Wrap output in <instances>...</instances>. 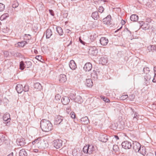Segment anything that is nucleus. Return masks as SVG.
<instances>
[{"mask_svg": "<svg viewBox=\"0 0 156 156\" xmlns=\"http://www.w3.org/2000/svg\"><path fill=\"white\" fill-rule=\"evenodd\" d=\"M139 23L141 28H142V25L144 24L145 23H144V22L143 21H140Z\"/></svg>", "mask_w": 156, "mask_h": 156, "instance_id": "60", "label": "nucleus"}, {"mask_svg": "<svg viewBox=\"0 0 156 156\" xmlns=\"http://www.w3.org/2000/svg\"><path fill=\"white\" fill-rule=\"evenodd\" d=\"M3 117V120L6 122L5 123L7 124L10 120V115L8 113H6L4 115Z\"/></svg>", "mask_w": 156, "mask_h": 156, "instance_id": "10", "label": "nucleus"}, {"mask_svg": "<svg viewBox=\"0 0 156 156\" xmlns=\"http://www.w3.org/2000/svg\"><path fill=\"white\" fill-rule=\"evenodd\" d=\"M16 89L18 93H21L23 91V88L22 85L19 84L17 85Z\"/></svg>", "mask_w": 156, "mask_h": 156, "instance_id": "14", "label": "nucleus"}, {"mask_svg": "<svg viewBox=\"0 0 156 156\" xmlns=\"http://www.w3.org/2000/svg\"><path fill=\"white\" fill-rule=\"evenodd\" d=\"M53 145L56 149L60 148L62 146V141L60 140H56L53 141Z\"/></svg>", "mask_w": 156, "mask_h": 156, "instance_id": "4", "label": "nucleus"}, {"mask_svg": "<svg viewBox=\"0 0 156 156\" xmlns=\"http://www.w3.org/2000/svg\"><path fill=\"white\" fill-rule=\"evenodd\" d=\"M26 63L27 64V68H29L30 67V66H31V62H30V61H28V62H26Z\"/></svg>", "mask_w": 156, "mask_h": 156, "instance_id": "53", "label": "nucleus"}, {"mask_svg": "<svg viewBox=\"0 0 156 156\" xmlns=\"http://www.w3.org/2000/svg\"><path fill=\"white\" fill-rule=\"evenodd\" d=\"M49 12H50V14L51 15H52V16H54V12L52 10L49 9Z\"/></svg>", "mask_w": 156, "mask_h": 156, "instance_id": "58", "label": "nucleus"}, {"mask_svg": "<svg viewBox=\"0 0 156 156\" xmlns=\"http://www.w3.org/2000/svg\"><path fill=\"white\" fill-rule=\"evenodd\" d=\"M23 88V91L25 92H27L29 90V87L27 85H25L24 86Z\"/></svg>", "mask_w": 156, "mask_h": 156, "instance_id": "47", "label": "nucleus"}, {"mask_svg": "<svg viewBox=\"0 0 156 156\" xmlns=\"http://www.w3.org/2000/svg\"><path fill=\"white\" fill-rule=\"evenodd\" d=\"M122 147L125 149H129L131 148L132 147L131 142L128 141H125L122 142Z\"/></svg>", "mask_w": 156, "mask_h": 156, "instance_id": "5", "label": "nucleus"}, {"mask_svg": "<svg viewBox=\"0 0 156 156\" xmlns=\"http://www.w3.org/2000/svg\"><path fill=\"white\" fill-rule=\"evenodd\" d=\"M130 19L132 21L136 22L138 19V16L136 14H133L130 16Z\"/></svg>", "mask_w": 156, "mask_h": 156, "instance_id": "25", "label": "nucleus"}, {"mask_svg": "<svg viewBox=\"0 0 156 156\" xmlns=\"http://www.w3.org/2000/svg\"><path fill=\"white\" fill-rule=\"evenodd\" d=\"M8 16V14L7 13H5L2 15L0 17V19H2V20H3L6 19Z\"/></svg>", "mask_w": 156, "mask_h": 156, "instance_id": "44", "label": "nucleus"}, {"mask_svg": "<svg viewBox=\"0 0 156 156\" xmlns=\"http://www.w3.org/2000/svg\"><path fill=\"white\" fill-rule=\"evenodd\" d=\"M67 80L66 76L64 74H61L59 75V81L61 83H64Z\"/></svg>", "mask_w": 156, "mask_h": 156, "instance_id": "16", "label": "nucleus"}, {"mask_svg": "<svg viewBox=\"0 0 156 156\" xmlns=\"http://www.w3.org/2000/svg\"><path fill=\"white\" fill-rule=\"evenodd\" d=\"M19 4L18 2H15L12 5V7L13 8H16L18 6Z\"/></svg>", "mask_w": 156, "mask_h": 156, "instance_id": "50", "label": "nucleus"}, {"mask_svg": "<svg viewBox=\"0 0 156 156\" xmlns=\"http://www.w3.org/2000/svg\"><path fill=\"white\" fill-rule=\"evenodd\" d=\"M141 147L140 144L138 142L135 141L133 143V148L134 151L136 152H137L138 149H140Z\"/></svg>", "mask_w": 156, "mask_h": 156, "instance_id": "7", "label": "nucleus"}, {"mask_svg": "<svg viewBox=\"0 0 156 156\" xmlns=\"http://www.w3.org/2000/svg\"><path fill=\"white\" fill-rule=\"evenodd\" d=\"M152 82L154 83L156 82V73H154V76L152 80Z\"/></svg>", "mask_w": 156, "mask_h": 156, "instance_id": "56", "label": "nucleus"}, {"mask_svg": "<svg viewBox=\"0 0 156 156\" xmlns=\"http://www.w3.org/2000/svg\"><path fill=\"white\" fill-rule=\"evenodd\" d=\"M88 147V154H91L93 152L94 150V146L92 145H89Z\"/></svg>", "mask_w": 156, "mask_h": 156, "instance_id": "27", "label": "nucleus"}, {"mask_svg": "<svg viewBox=\"0 0 156 156\" xmlns=\"http://www.w3.org/2000/svg\"><path fill=\"white\" fill-rule=\"evenodd\" d=\"M92 16L94 20H97L99 17L98 12L95 11L93 12L92 14Z\"/></svg>", "mask_w": 156, "mask_h": 156, "instance_id": "30", "label": "nucleus"}, {"mask_svg": "<svg viewBox=\"0 0 156 156\" xmlns=\"http://www.w3.org/2000/svg\"><path fill=\"white\" fill-rule=\"evenodd\" d=\"M95 4H100L102 3V2H104L105 1L102 0H93Z\"/></svg>", "mask_w": 156, "mask_h": 156, "instance_id": "41", "label": "nucleus"}, {"mask_svg": "<svg viewBox=\"0 0 156 156\" xmlns=\"http://www.w3.org/2000/svg\"><path fill=\"white\" fill-rule=\"evenodd\" d=\"M7 156H13V154L12 152L10 154H9Z\"/></svg>", "mask_w": 156, "mask_h": 156, "instance_id": "64", "label": "nucleus"}, {"mask_svg": "<svg viewBox=\"0 0 156 156\" xmlns=\"http://www.w3.org/2000/svg\"><path fill=\"white\" fill-rule=\"evenodd\" d=\"M41 127L43 131L47 132L51 130L53 128L52 124L48 120L43 119L41 122Z\"/></svg>", "mask_w": 156, "mask_h": 156, "instance_id": "2", "label": "nucleus"}, {"mask_svg": "<svg viewBox=\"0 0 156 156\" xmlns=\"http://www.w3.org/2000/svg\"><path fill=\"white\" fill-rule=\"evenodd\" d=\"M61 102L64 105H66L69 104L70 102V99L67 96L64 97L62 98L61 99Z\"/></svg>", "mask_w": 156, "mask_h": 156, "instance_id": "13", "label": "nucleus"}, {"mask_svg": "<svg viewBox=\"0 0 156 156\" xmlns=\"http://www.w3.org/2000/svg\"><path fill=\"white\" fill-rule=\"evenodd\" d=\"M5 140V136L3 135H1L0 136V145L2 144V143Z\"/></svg>", "mask_w": 156, "mask_h": 156, "instance_id": "37", "label": "nucleus"}, {"mask_svg": "<svg viewBox=\"0 0 156 156\" xmlns=\"http://www.w3.org/2000/svg\"><path fill=\"white\" fill-rule=\"evenodd\" d=\"M5 5L2 3H0V12H2L4 11L5 9Z\"/></svg>", "mask_w": 156, "mask_h": 156, "instance_id": "43", "label": "nucleus"}, {"mask_svg": "<svg viewBox=\"0 0 156 156\" xmlns=\"http://www.w3.org/2000/svg\"><path fill=\"white\" fill-rule=\"evenodd\" d=\"M101 99H103V100L105 102H108L109 101V100L108 98H106L105 96H102L101 97Z\"/></svg>", "mask_w": 156, "mask_h": 156, "instance_id": "48", "label": "nucleus"}, {"mask_svg": "<svg viewBox=\"0 0 156 156\" xmlns=\"http://www.w3.org/2000/svg\"><path fill=\"white\" fill-rule=\"evenodd\" d=\"M113 149L114 151H117L119 150L118 146L117 145H114L113 146Z\"/></svg>", "mask_w": 156, "mask_h": 156, "instance_id": "46", "label": "nucleus"}, {"mask_svg": "<svg viewBox=\"0 0 156 156\" xmlns=\"http://www.w3.org/2000/svg\"><path fill=\"white\" fill-rule=\"evenodd\" d=\"M25 36L24 37V39H26V37H27L28 38V39H30L31 38V36H30V35L29 34H28V35L25 34Z\"/></svg>", "mask_w": 156, "mask_h": 156, "instance_id": "57", "label": "nucleus"}, {"mask_svg": "<svg viewBox=\"0 0 156 156\" xmlns=\"http://www.w3.org/2000/svg\"><path fill=\"white\" fill-rule=\"evenodd\" d=\"M16 142L18 146H23L26 143L25 139L22 138H18L16 140Z\"/></svg>", "mask_w": 156, "mask_h": 156, "instance_id": "8", "label": "nucleus"}, {"mask_svg": "<svg viewBox=\"0 0 156 156\" xmlns=\"http://www.w3.org/2000/svg\"><path fill=\"white\" fill-rule=\"evenodd\" d=\"M139 114L135 112L133 118V120L134 121H136L137 120L139 117Z\"/></svg>", "mask_w": 156, "mask_h": 156, "instance_id": "39", "label": "nucleus"}, {"mask_svg": "<svg viewBox=\"0 0 156 156\" xmlns=\"http://www.w3.org/2000/svg\"><path fill=\"white\" fill-rule=\"evenodd\" d=\"M79 41L82 44L84 45L85 42L81 39L80 37L79 38Z\"/></svg>", "mask_w": 156, "mask_h": 156, "instance_id": "59", "label": "nucleus"}, {"mask_svg": "<svg viewBox=\"0 0 156 156\" xmlns=\"http://www.w3.org/2000/svg\"><path fill=\"white\" fill-rule=\"evenodd\" d=\"M143 72L145 74H149L150 72L149 68L148 67H146L143 68Z\"/></svg>", "mask_w": 156, "mask_h": 156, "instance_id": "38", "label": "nucleus"}, {"mask_svg": "<svg viewBox=\"0 0 156 156\" xmlns=\"http://www.w3.org/2000/svg\"><path fill=\"white\" fill-rule=\"evenodd\" d=\"M151 78V76L149 74H146L144 76L145 83L146 85H147L149 84V81Z\"/></svg>", "mask_w": 156, "mask_h": 156, "instance_id": "18", "label": "nucleus"}, {"mask_svg": "<svg viewBox=\"0 0 156 156\" xmlns=\"http://www.w3.org/2000/svg\"><path fill=\"white\" fill-rule=\"evenodd\" d=\"M69 97L71 100L73 99L74 100L75 97V94H71L69 95Z\"/></svg>", "mask_w": 156, "mask_h": 156, "instance_id": "51", "label": "nucleus"}, {"mask_svg": "<svg viewBox=\"0 0 156 156\" xmlns=\"http://www.w3.org/2000/svg\"><path fill=\"white\" fill-rule=\"evenodd\" d=\"M34 87L35 89H36L37 90H40L42 88L41 84L39 83H35L34 84Z\"/></svg>", "mask_w": 156, "mask_h": 156, "instance_id": "21", "label": "nucleus"}, {"mask_svg": "<svg viewBox=\"0 0 156 156\" xmlns=\"http://www.w3.org/2000/svg\"><path fill=\"white\" fill-rule=\"evenodd\" d=\"M27 42L25 41H23L18 43V45L20 47H23L27 44Z\"/></svg>", "mask_w": 156, "mask_h": 156, "instance_id": "34", "label": "nucleus"}, {"mask_svg": "<svg viewBox=\"0 0 156 156\" xmlns=\"http://www.w3.org/2000/svg\"><path fill=\"white\" fill-rule=\"evenodd\" d=\"M32 144L38 148L44 149L48 147L47 142L42 137H39L32 142Z\"/></svg>", "mask_w": 156, "mask_h": 156, "instance_id": "1", "label": "nucleus"}, {"mask_svg": "<svg viewBox=\"0 0 156 156\" xmlns=\"http://www.w3.org/2000/svg\"><path fill=\"white\" fill-rule=\"evenodd\" d=\"M81 121L83 124H87L89 122V120L87 117L85 116L81 119Z\"/></svg>", "mask_w": 156, "mask_h": 156, "instance_id": "23", "label": "nucleus"}, {"mask_svg": "<svg viewBox=\"0 0 156 156\" xmlns=\"http://www.w3.org/2000/svg\"><path fill=\"white\" fill-rule=\"evenodd\" d=\"M4 54L5 55H6V56H7L8 55V52L7 51H5L4 52Z\"/></svg>", "mask_w": 156, "mask_h": 156, "instance_id": "62", "label": "nucleus"}, {"mask_svg": "<svg viewBox=\"0 0 156 156\" xmlns=\"http://www.w3.org/2000/svg\"><path fill=\"white\" fill-rule=\"evenodd\" d=\"M137 152L144 156L146 154L147 151L145 147L144 146H143L142 147H141L140 149H138V151Z\"/></svg>", "mask_w": 156, "mask_h": 156, "instance_id": "19", "label": "nucleus"}, {"mask_svg": "<svg viewBox=\"0 0 156 156\" xmlns=\"http://www.w3.org/2000/svg\"><path fill=\"white\" fill-rule=\"evenodd\" d=\"M91 76L92 78L97 79L98 78L97 72L95 70H94L91 74Z\"/></svg>", "mask_w": 156, "mask_h": 156, "instance_id": "31", "label": "nucleus"}, {"mask_svg": "<svg viewBox=\"0 0 156 156\" xmlns=\"http://www.w3.org/2000/svg\"><path fill=\"white\" fill-rule=\"evenodd\" d=\"M56 31L59 35H62L63 34V30L61 27H57Z\"/></svg>", "mask_w": 156, "mask_h": 156, "instance_id": "32", "label": "nucleus"}, {"mask_svg": "<svg viewBox=\"0 0 156 156\" xmlns=\"http://www.w3.org/2000/svg\"><path fill=\"white\" fill-rule=\"evenodd\" d=\"M25 67V64L23 61H21L20 63V69L23 70L24 69Z\"/></svg>", "mask_w": 156, "mask_h": 156, "instance_id": "35", "label": "nucleus"}, {"mask_svg": "<svg viewBox=\"0 0 156 156\" xmlns=\"http://www.w3.org/2000/svg\"><path fill=\"white\" fill-rule=\"evenodd\" d=\"M150 26L147 23H145L142 25V28L144 30H148Z\"/></svg>", "mask_w": 156, "mask_h": 156, "instance_id": "33", "label": "nucleus"}, {"mask_svg": "<svg viewBox=\"0 0 156 156\" xmlns=\"http://www.w3.org/2000/svg\"><path fill=\"white\" fill-rule=\"evenodd\" d=\"M52 35V32L51 29H48L45 32V35L47 39L49 38Z\"/></svg>", "mask_w": 156, "mask_h": 156, "instance_id": "20", "label": "nucleus"}, {"mask_svg": "<svg viewBox=\"0 0 156 156\" xmlns=\"http://www.w3.org/2000/svg\"><path fill=\"white\" fill-rule=\"evenodd\" d=\"M61 97L60 95L58 94H57L56 95L55 98L57 100H59L60 99Z\"/></svg>", "mask_w": 156, "mask_h": 156, "instance_id": "52", "label": "nucleus"}, {"mask_svg": "<svg viewBox=\"0 0 156 156\" xmlns=\"http://www.w3.org/2000/svg\"><path fill=\"white\" fill-rule=\"evenodd\" d=\"M100 42L101 45L105 46L108 43V41L107 38L105 37H102L100 40Z\"/></svg>", "mask_w": 156, "mask_h": 156, "instance_id": "12", "label": "nucleus"}, {"mask_svg": "<svg viewBox=\"0 0 156 156\" xmlns=\"http://www.w3.org/2000/svg\"><path fill=\"white\" fill-rule=\"evenodd\" d=\"M71 117L73 119L75 118V114L74 112H71L70 114Z\"/></svg>", "mask_w": 156, "mask_h": 156, "instance_id": "54", "label": "nucleus"}, {"mask_svg": "<svg viewBox=\"0 0 156 156\" xmlns=\"http://www.w3.org/2000/svg\"><path fill=\"white\" fill-rule=\"evenodd\" d=\"M108 140V136L106 135L101 134L99 137V140L100 141L103 142H106Z\"/></svg>", "mask_w": 156, "mask_h": 156, "instance_id": "9", "label": "nucleus"}, {"mask_svg": "<svg viewBox=\"0 0 156 156\" xmlns=\"http://www.w3.org/2000/svg\"><path fill=\"white\" fill-rule=\"evenodd\" d=\"M11 54L12 55L15 57H19L21 56V54L20 53L16 52L13 51L11 53Z\"/></svg>", "mask_w": 156, "mask_h": 156, "instance_id": "36", "label": "nucleus"}, {"mask_svg": "<svg viewBox=\"0 0 156 156\" xmlns=\"http://www.w3.org/2000/svg\"><path fill=\"white\" fill-rule=\"evenodd\" d=\"M74 101L75 102L79 104L81 103L83 101L82 98L80 96H77L75 98Z\"/></svg>", "mask_w": 156, "mask_h": 156, "instance_id": "26", "label": "nucleus"}, {"mask_svg": "<svg viewBox=\"0 0 156 156\" xmlns=\"http://www.w3.org/2000/svg\"><path fill=\"white\" fill-rule=\"evenodd\" d=\"M111 19V17L110 15L106 17L103 19V21L104 23L108 24L110 23Z\"/></svg>", "mask_w": 156, "mask_h": 156, "instance_id": "17", "label": "nucleus"}, {"mask_svg": "<svg viewBox=\"0 0 156 156\" xmlns=\"http://www.w3.org/2000/svg\"><path fill=\"white\" fill-rule=\"evenodd\" d=\"M128 95H124L120 97V99L123 100H125L128 98Z\"/></svg>", "mask_w": 156, "mask_h": 156, "instance_id": "49", "label": "nucleus"}, {"mask_svg": "<svg viewBox=\"0 0 156 156\" xmlns=\"http://www.w3.org/2000/svg\"><path fill=\"white\" fill-rule=\"evenodd\" d=\"M35 58L38 60L41 61V60L42 59V57L41 55H37L36 56Z\"/></svg>", "mask_w": 156, "mask_h": 156, "instance_id": "55", "label": "nucleus"}, {"mask_svg": "<svg viewBox=\"0 0 156 156\" xmlns=\"http://www.w3.org/2000/svg\"><path fill=\"white\" fill-rule=\"evenodd\" d=\"M70 68L73 70H75L77 67L76 65L73 60H71L69 64Z\"/></svg>", "mask_w": 156, "mask_h": 156, "instance_id": "15", "label": "nucleus"}, {"mask_svg": "<svg viewBox=\"0 0 156 156\" xmlns=\"http://www.w3.org/2000/svg\"><path fill=\"white\" fill-rule=\"evenodd\" d=\"M89 53L91 55H96L98 53V49L95 47H91L89 49Z\"/></svg>", "mask_w": 156, "mask_h": 156, "instance_id": "6", "label": "nucleus"}, {"mask_svg": "<svg viewBox=\"0 0 156 156\" xmlns=\"http://www.w3.org/2000/svg\"><path fill=\"white\" fill-rule=\"evenodd\" d=\"M73 154L75 156H78L80 154L79 152H77L76 150H74L73 151Z\"/></svg>", "mask_w": 156, "mask_h": 156, "instance_id": "45", "label": "nucleus"}, {"mask_svg": "<svg viewBox=\"0 0 156 156\" xmlns=\"http://www.w3.org/2000/svg\"><path fill=\"white\" fill-rule=\"evenodd\" d=\"M86 84L87 87H91L93 85V83L90 79H87L86 80Z\"/></svg>", "mask_w": 156, "mask_h": 156, "instance_id": "22", "label": "nucleus"}, {"mask_svg": "<svg viewBox=\"0 0 156 156\" xmlns=\"http://www.w3.org/2000/svg\"><path fill=\"white\" fill-rule=\"evenodd\" d=\"M19 155L20 156H27V154L25 149H23L20 151Z\"/></svg>", "mask_w": 156, "mask_h": 156, "instance_id": "29", "label": "nucleus"}, {"mask_svg": "<svg viewBox=\"0 0 156 156\" xmlns=\"http://www.w3.org/2000/svg\"><path fill=\"white\" fill-rule=\"evenodd\" d=\"M147 49L149 51H156V47L155 45H150L147 47Z\"/></svg>", "mask_w": 156, "mask_h": 156, "instance_id": "24", "label": "nucleus"}, {"mask_svg": "<svg viewBox=\"0 0 156 156\" xmlns=\"http://www.w3.org/2000/svg\"><path fill=\"white\" fill-rule=\"evenodd\" d=\"M104 10V8L102 6H100L98 9V12L100 13H102Z\"/></svg>", "mask_w": 156, "mask_h": 156, "instance_id": "42", "label": "nucleus"}, {"mask_svg": "<svg viewBox=\"0 0 156 156\" xmlns=\"http://www.w3.org/2000/svg\"><path fill=\"white\" fill-rule=\"evenodd\" d=\"M100 61L102 65H105L107 63V58L105 57H102L100 58Z\"/></svg>", "mask_w": 156, "mask_h": 156, "instance_id": "28", "label": "nucleus"}, {"mask_svg": "<svg viewBox=\"0 0 156 156\" xmlns=\"http://www.w3.org/2000/svg\"><path fill=\"white\" fill-rule=\"evenodd\" d=\"M92 68V65L90 62L87 63L83 67V69L86 71H89Z\"/></svg>", "mask_w": 156, "mask_h": 156, "instance_id": "11", "label": "nucleus"}, {"mask_svg": "<svg viewBox=\"0 0 156 156\" xmlns=\"http://www.w3.org/2000/svg\"><path fill=\"white\" fill-rule=\"evenodd\" d=\"M88 146L86 145L84 146L83 149V151L85 153L88 154Z\"/></svg>", "mask_w": 156, "mask_h": 156, "instance_id": "40", "label": "nucleus"}, {"mask_svg": "<svg viewBox=\"0 0 156 156\" xmlns=\"http://www.w3.org/2000/svg\"><path fill=\"white\" fill-rule=\"evenodd\" d=\"M66 120L62 117L60 115L56 116L55 118V124L56 125L63 124L66 123Z\"/></svg>", "mask_w": 156, "mask_h": 156, "instance_id": "3", "label": "nucleus"}, {"mask_svg": "<svg viewBox=\"0 0 156 156\" xmlns=\"http://www.w3.org/2000/svg\"><path fill=\"white\" fill-rule=\"evenodd\" d=\"M121 23L122 25H124V24L125 23V22L124 20H122L121 21Z\"/></svg>", "mask_w": 156, "mask_h": 156, "instance_id": "63", "label": "nucleus"}, {"mask_svg": "<svg viewBox=\"0 0 156 156\" xmlns=\"http://www.w3.org/2000/svg\"><path fill=\"white\" fill-rule=\"evenodd\" d=\"M113 139L114 140H118L119 139V137L117 136V135H115L114 136V138H113Z\"/></svg>", "mask_w": 156, "mask_h": 156, "instance_id": "61", "label": "nucleus"}]
</instances>
